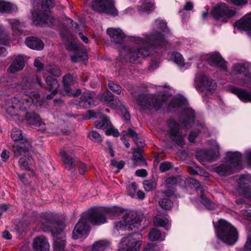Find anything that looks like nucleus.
<instances>
[{
	"mask_svg": "<svg viewBox=\"0 0 251 251\" xmlns=\"http://www.w3.org/2000/svg\"><path fill=\"white\" fill-rule=\"evenodd\" d=\"M122 215V220L115 224L117 230H132L140 224V220L137 214L133 211H124L121 207L112 206L98 209L93 208L84 212L73 230L72 236L75 239L85 238L89 232L88 223L99 225L106 222V218L114 219Z\"/></svg>",
	"mask_w": 251,
	"mask_h": 251,
	"instance_id": "f257e3e1",
	"label": "nucleus"
},
{
	"mask_svg": "<svg viewBox=\"0 0 251 251\" xmlns=\"http://www.w3.org/2000/svg\"><path fill=\"white\" fill-rule=\"evenodd\" d=\"M36 85L42 86L40 80L37 77L32 80L23 82L22 87L24 92L6 102V111L11 116H17L19 115L22 117L24 116V120H26L28 124L34 126L39 130L43 131L47 130L48 132L54 134V132L50 131L47 129L45 125L41 121L38 114L27 111L28 109L34 106V105L42 104V98L38 93L32 91V89L35 87ZM21 120H24V119L22 118Z\"/></svg>",
	"mask_w": 251,
	"mask_h": 251,
	"instance_id": "f03ea898",
	"label": "nucleus"
},
{
	"mask_svg": "<svg viewBox=\"0 0 251 251\" xmlns=\"http://www.w3.org/2000/svg\"><path fill=\"white\" fill-rule=\"evenodd\" d=\"M167 110L169 112H182L179 118V123L173 118H170L167 121L166 132L174 144L183 147L185 144L186 133L183 131L181 126L189 129L195 125V111L188 105L186 98L179 95L172 98L168 105Z\"/></svg>",
	"mask_w": 251,
	"mask_h": 251,
	"instance_id": "7ed1b4c3",
	"label": "nucleus"
},
{
	"mask_svg": "<svg viewBox=\"0 0 251 251\" xmlns=\"http://www.w3.org/2000/svg\"><path fill=\"white\" fill-rule=\"evenodd\" d=\"M131 41L138 45H143V47L134 49L127 47L124 49L125 51L127 52V57L130 62L149 56L155 48L161 47L166 43L164 35L156 32L151 35H144L143 38L133 36L131 38Z\"/></svg>",
	"mask_w": 251,
	"mask_h": 251,
	"instance_id": "20e7f679",
	"label": "nucleus"
},
{
	"mask_svg": "<svg viewBox=\"0 0 251 251\" xmlns=\"http://www.w3.org/2000/svg\"><path fill=\"white\" fill-rule=\"evenodd\" d=\"M157 90L155 94H140L136 98V103L140 110L156 111L163 105L167 98L172 94L173 89L167 84L152 85Z\"/></svg>",
	"mask_w": 251,
	"mask_h": 251,
	"instance_id": "39448f33",
	"label": "nucleus"
},
{
	"mask_svg": "<svg viewBox=\"0 0 251 251\" xmlns=\"http://www.w3.org/2000/svg\"><path fill=\"white\" fill-rule=\"evenodd\" d=\"M242 155L238 151H227L226 153L224 163L212 167V171L221 176L231 175L235 169H240Z\"/></svg>",
	"mask_w": 251,
	"mask_h": 251,
	"instance_id": "423d86ee",
	"label": "nucleus"
},
{
	"mask_svg": "<svg viewBox=\"0 0 251 251\" xmlns=\"http://www.w3.org/2000/svg\"><path fill=\"white\" fill-rule=\"evenodd\" d=\"M217 237L223 243L232 245L238 239V232L236 228L229 223L220 219L217 225L214 223Z\"/></svg>",
	"mask_w": 251,
	"mask_h": 251,
	"instance_id": "0eeeda50",
	"label": "nucleus"
},
{
	"mask_svg": "<svg viewBox=\"0 0 251 251\" xmlns=\"http://www.w3.org/2000/svg\"><path fill=\"white\" fill-rule=\"evenodd\" d=\"M184 180L180 176H174L168 178L165 180L166 190L163 192V196L166 197L162 199L159 202V205L163 209H170L173 206V202L169 198L175 194V187L177 185L181 186Z\"/></svg>",
	"mask_w": 251,
	"mask_h": 251,
	"instance_id": "6e6552de",
	"label": "nucleus"
},
{
	"mask_svg": "<svg viewBox=\"0 0 251 251\" xmlns=\"http://www.w3.org/2000/svg\"><path fill=\"white\" fill-rule=\"evenodd\" d=\"M197 68L198 72L195 78L196 87L201 91L213 92L217 87L216 83L211 78L201 73L205 72V64H198Z\"/></svg>",
	"mask_w": 251,
	"mask_h": 251,
	"instance_id": "1a4fd4ad",
	"label": "nucleus"
},
{
	"mask_svg": "<svg viewBox=\"0 0 251 251\" xmlns=\"http://www.w3.org/2000/svg\"><path fill=\"white\" fill-rule=\"evenodd\" d=\"M142 243V234L135 233L122 239L118 251H139Z\"/></svg>",
	"mask_w": 251,
	"mask_h": 251,
	"instance_id": "9d476101",
	"label": "nucleus"
},
{
	"mask_svg": "<svg viewBox=\"0 0 251 251\" xmlns=\"http://www.w3.org/2000/svg\"><path fill=\"white\" fill-rule=\"evenodd\" d=\"M11 138L14 141H22L21 145H16L14 147V154L16 156L24 155L27 159L29 160V149L30 147L29 143L23 138L22 131L16 127L12 129L11 133Z\"/></svg>",
	"mask_w": 251,
	"mask_h": 251,
	"instance_id": "9b49d317",
	"label": "nucleus"
},
{
	"mask_svg": "<svg viewBox=\"0 0 251 251\" xmlns=\"http://www.w3.org/2000/svg\"><path fill=\"white\" fill-rule=\"evenodd\" d=\"M211 146L210 150L200 151L196 154L197 159L201 164H203L204 161L212 162L217 160L220 156V145L215 140L209 141Z\"/></svg>",
	"mask_w": 251,
	"mask_h": 251,
	"instance_id": "f8f14e48",
	"label": "nucleus"
},
{
	"mask_svg": "<svg viewBox=\"0 0 251 251\" xmlns=\"http://www.w3.org/2000/svg\"><path fill=\"white\" fill-rule=\"evenodd\" d=\"M93 9L97 11L115 16L117 10L114 6L113 0H94L92 3Z\"/></svg>",
	"mask_w": 251,
	"mask_h": 251,
	"instance_id": "ddd939ff",
	"label": "nucleus"
},
{
	"mask_svg": "<svg viewBox=\"0 0 251 251\" xmlns=\"http://www.w3.org/2000/svg\"><path fill=\"white\" fill-rule=\"evenodd\" d=\"M237 182V191L245 198L251 200V175L249 174L241 175Z\"/></svg>",
	"mask_w": 251,
	"mask_h": 251,
	"instance_id": "4468645a",
	"label": "nucleus"
},
{
	"mask_svg": "<svg viewBox=\"0 0 251 251\" xmlns=\"http://www.w3.org/2000/svg\"><path fill=\"white\" fill-rule=\"evenodd\" d=\"M211 13L215 19H218L222 17L230 18L235 12L233 8L229 7L224 2H220L213 8Z\"/></svg>",
	"mask_w": 251,
	"mask_h": 251,
	"instance_id": "2eb2a0df",
	"label": "nucleus"
},
{
	"mask_svg": "<svg viewBox=\"0 0 251 251\" xmlns=\"http://www.w3.org/2000/svg\"><path fill=\"white\" fill-rule=\"evenodd\" d=\"M188 182L191 183L192 186L198 191L201 192V202L208 209L212 210L215 208L216 204L211 202L204 195V193L207 190L206 186L201 187L200 183L195 179L190 178L187 179Z\"/></svg>",
	"mask_w": 251,
	"mask_h": 251,
	"instance_id": "dca6fc26",
	"label": "nucleus"
},
{
	"mask_svg": "<svg viewBox=\"0 0 251 251\" xmlns=\"http://www.w3.org/2000/svg\"><path fill=\"white\" fill-rule=\"evenodd\" d=\"M95 126L98 129H106L105 134L107 135H112L114 137H118L120 135L118 129L112 126L107 116L104 117L101 121H96Z\"/></svg>",
	"mask_w": 251,
	"mask_h": 251,
	"instance_id": "f3484780",
	"label": "nucleus"
},
{
	"mask_svg": "<svg viewBox=\"0 0 251 251\" xmlns=\"http://www.w3.org/2000/svg\"><path fill=\"white\" fill-rule=\"evenodd\" d=\"M51 233L53 236L54 251H65L66 236L62 230H55L52 229Z\"/></svg>",
	"mask_w": 251,
	"mask_h": 251,
	"instance_id": "a211bd4d",
	"label": "nucleus"
},
{
	"mask_svg": "<svg viewBox=\"0 0 251 251\" xmlns=\"http://www.w3.org/2000/svg\"><path fill=\"white\" fill-rule=\"evenodd\" d=\"M32 19L33 22L36 25L47 24L51 25L53 24L54 21L52 16L48 14V12L39 13L38 12H33L32 13Z\"/></svg>",
	"mask_w": 251,
	"mask_h": 251,
	"instance_id": "6ab92c4d",
	"label": "nucleus"
},
{
	"mask_svg": "<svg viewBox=\"0 0 251 251\" xmlns=\"http://www.w3.org/2000/svg\"><path fill=\"white\" fill-rule=\"evenodd\" d=\"M100 100L112 108H116L120 101L118 98L107 91L99 96Z\"/></svg>",
	"mask_w": 251,
	"mask_h": 251,
	"instance_id": "aec40b11",
	"label": "nucleus"
},
{
	"mask_svg": "<svg viewBox=\"0 0 251 251\" xmlns=\"http://www.w3.org/2000/svg\"><path fill=\"white\" fill-rule=\"evenodd\" d=\"M236 25L238 29L245 31L251 38V12L247 14L240 19L236 23Z\"/></svg>",
	"mask_w": 251,
	"mask_h": 251,
	"instance_id": "412c9836",
	"label": "nucleus"
},
{
	"mask_svg": "<svg viewBox=\"0 0 251 251\" xmlns=\"http://www.w3.org/2000/svg\"><path fill=\"white\" fill-rule=\"evenodd\" d=\"M94 97V92L85 91L81 96V100L76 104L85 108L95 105Z\"/></svg>",
	"mask_w": 251,
	"mask_h": 251,
	"instance_id": "4be33fe9",
	"label": "nucleus"
},
{
	"mask_svg": "<svg viewBox=\"0 0 251 251\" xmlns=\"http://www.w3.org/2000/svg\"><path fill=\"white\" fill-rule=\"evenodd\" d=\"M33 248L34 251H49L50 244L44 236H38L33 240Z\"/></svg>",
	"mask_w": 251,
	"mask_h": 251,
	"instance_id": "5701e85b",
	"label": "nucleus"
},
{
	"mask_svg": "<svg viewBox=\"0 0 251 251\" xmlns=\"http://www.w3.org/2000/svg\"><path fill=\"white\" fill-rule=\"evenodd\" d=\"M107 33L110 37L111 42L121 44L125 37V33L120 28H108Z\"/></svg>",
	"mask_w": 251,
	"mask_h": 251,
	"instance_id": "b1692460",
	"label": "nucleus"
},
{
	"mask_svg": "<svg viewBox=\"0 0 251 251\" xmlns=\"http://www.w3.org/2000/svg\"><path fill=\"white\" fill-rule=\"evenodd\" d=\"M63 82L66 93L67 95L76 97L81 93V90L79 89L76 90L75 92H72V90L70 89L69 86L73 83V77L70 75H66L63 77Z\"/></svg>",
	"mask_w": 251,
	"mask_h": 251,
	"instance_id": "393cba45",
	"label": "nucleus"
},
{
	"mask_svg": "<svg viewBox=\"0 0 251 251\" xmlns=\"http://www.w3.org/2000/svg\"><path fill=\"white\" fill-rule=\"evenodd\" d=\"M46 81L48 85L47 89L52 91L50 94L46 96V98L47 99H51L57 92L59 83L57 80L52 76L47 77Z\"/></svg>",
	"mask_w": 251,
	"mask_h": 251,
	"instance_id": "a878e982",
	"label": "nucleus"
},
{
	"mask_svg": "<svg viewBox=\"0 0 251 251\" xmlns=\"http://www.w3.org/2000/svg\"><path fill=\"white\" fill-rule=\"evenodd\" d=\"M25 43L28 48L36 50H41L44 46L43 42L41 40L33 37L26 38Z\"/></svg>",
	"mask_w": 251,
	"mask_h": 251,
	"instance_id": "bb28decb",
	"label": "nucleus"
},
{
	"mask_svg": "<svg viewBox=\"0 0 251 251\" xmlns=\"http://www.w3.org/2000/svg\"><path fill=\"white\" fill-rule=\"evenodd\" d=\"M201 61H211L212 63L225 62L221 54L217 52L204 54L201 56Z\"/></svg>",
	"mask_w": 251,
	"mask_h": 251,
	"instance_id": "cd10ccee",
	"label": "nucleus"
},
{
	"mask_svg": "<svg viewBox=\"0 0 251 251\" xmlns=\"http://www.w3.org/2000/svg\"><path fill=\"white\" fill-rule=\"evenodd\" d=\"M232 93L235 94L238 98L244 102H251V93L245 90L234 88L231 90Z\"/></svg>",
	"mask_w": 251,
	"mask_h": 251,
	"instance_id": "c85d7f7f",
	"label": "nucleus"
},
{
	"mask_svg": "<svg viewBox=\"0 0 251 251\" xmlns=\"http://www.w3.org/2000/svg\"><path fill=\"white\" fill-rule=\"evenodd\" d=\"M60 154L62 157L63 162L66 165V167L69 170H71L77 163L75 158L68 155L67 153L65 151H61Z\"/></svg>",
	"mask_w": 251,
	"mask_h": 251,
	"instance_id": "c756f323",
	"label": "nucleus"
},
{
	"mask_svg": "<svg viewBox=\"0 0 251 251\" xmlns=\"http://www.w3.org/2000/svg\"><path fill=\"white\" fill-rule=\"evenodd\" d=\"M138 10L140 14H148L154 10L153 4L150 0L141 1L138 5Z\"/></svg>",
	"mask_w": 251,
	"mask_h": 251,
	"instance_id": "7c9ffc66",
	"label": "nucleus"
},
{
	"mask_svg": "<svg viewBox=\"0 0 251 251\" xmlns=\"http://www.w3.org/2000/svg\"><path fill=\"white\" fill-rule=\"evenodd\" d=\"M153 223L155 226L163 227L166 230H168L171 227L169 220L165 217L161 215L156 216L154 218Z\"/></svg>",
	"mask_w": 251,
	"mask_h": 251,
	"instance_id": "2f4dec72",
	"label": "nucleus"
},
{
	"mask_svg": "<svg viewBox=\"0 0 251 251\" xmlns=\"http://www.w3.org/2000/svg\"><path fill=\"white\" fill-rule=\"evenodd\" d=\"M54 6V3L52 0H43L41 3H38L37 8L34 12L39 13L48 12L47 9L52 8Z\"/></svg>",
	"mask_w": 251,
	"mask_h": 251,
	"instance_id": "473e14b6",
	"label": "nucleus"
},
{
	"mask_svg": "<svg viewBox=\"0 0 251 251\" xmlns=\"http://www.w3.org/2000/svg\"><path fill=\"white\" fill-rule=\"evenodd\" d=\"M16 6L10 2L0 1V12L1 13H12L17 10Z\"/></svg>",
	"mask_w": 251,
	"mask_h": 251,
	"instance_id": "72a5a7b5",
	"label": "nucleus"
},
{
	"mask_svg": "<svg viewBox=\"0 0 251 251\" xmlns=\"http://www.w3.org/2000/svg\"><path fill=\"white\" fill-rule=\"evenodd\" d=\"M197 130H199L198 132L191 131L189 135L188 140L190 142H193L196 136L198 135L199 132L202 133L205 135L207 131V128L203 124H198L197 126Z\"/></svg>",
	"mask_w": 251,
	"mask_h": 251,
	"instance_id": "f704fd0d",
	"label": "nucleus"
},
{
	"mask_svg": "<svg viewBox=\"0 0 251 251\" xmlns=\"http://www.w3.org/2000/svg\"><path fill=\"white\" fill-rule=\"evenodd\" d=\"M148 237L149 239L152 241H162L164 240L165 237L164 235L161 234L160 231L154 228L151 230Z\"/></svg>",
	"mask_w": 251,
	"mask_h": 251,
	"instance_id": "c9c22d12",
	"label": "nucleus"
},
{
	"mask_svg": "<svg viewBox=\"0 0 251 251\" xmlns=\"http://www.w3.org/2000/svg\"><path fill=\"white\" fill-rule=\"evenodd\" d=\"M127 134L128 136L133 139V141L139 148H142L144 146V140L142 138L138 137L137 134L135 131L129 128L127 130Z\"/></svg>",
	"mask_w": 251,
	"mask_h": 251,
	"instance_id": "e433bc0d",
	"label": "nucleus"
},
{
	"mask_svg": "<svg viewBox=\"0 0 251 251\" xmlns=\"http://www.w3.org/2000/svg\"><path fill=\"white\" fill-rule=\"evenodd\" d=\"M108 245V242L105 240H99L93 244L92 250L93 251H103Z\"/></svg>",
	"mask_w": 251,
	"mask_h": 251,
	"instance_id": "4c0bfd02",
	"label": "nucleus"
},
{
	"mask_svg": "<svg viewBox=\"0 0 251 251\" xmlns=\"http://www.w3.org/2000/svg\"><path fill=\"white\" fill-rule=\"evenodd\" d=\"M245 64H236L234 67L235 70L237 74H243L245 76L251 78L249 70L246 68Z\"/></svg>",
	"mask_w": 251,
	"mask_h": 251,
	"instance_id": "58836bf2",
	"label": "nucleus"
},
{
	"mask_svg": "<svg viewBox=\"0 0 251 251\" xmlns=\"http://www.w3.org/2000/svg\"><path fill=\"white\" fill-rule=\"evenodd\" d=\"M169 61L174 63H182L184 61V59L179 52H173L169 54Z\"/></svg>",
	"mask_w": 251,
	"mask_h": 251,
	"instance_id": "ea45409f",
	"label": "nucleus"
},
{
	"mask_svg": "<svg viewBox=\"0 0 251 251\" xmlns=\"http://www.w3.org/2000/svg\"><path fill=\"white\" fill-rule=\"evenodd\" d=\"M144 188L146 191H151L156 188V183L154 180H146L143 182Z\"/></svg>",
	"mask_w": 251,
	"mask_h": 251,
	"instance_id": "a19ab883",
	"label": "nucleus"
},
{
	"mask_svg": "<svg viewBox=\"0 0 251 251\" xmlns=\"http://www.w3.org/2000/svg\"><path fill=\"white\" fill-rule=\"evenodd\" d=\"M7 21L11 25L14 32L17 33L21 31L22 25L18 21L14 19H8Z\"/></svg>",
	"mask_w": 251,
	"mask_h": 251,
	"instance_id": "79ce46f5",
	"label": "nucleus"
},
{
	"mask_svg": "<svg viewBox=\"0 0 251 251\" xmlns=\"http://www.w3.org/2000/svg\"><path fill=\"white\" fill-rule=\"evenodd\" d=\"M8 40V37L7 33L5 28L2 26H0V43L2 44H6Z\"/></svg>",
	"mask_w": 251,
	"mask_h": 251,
	"instance_id": "37998d69",
	"label": "nucleus"
},
{
	"mask_svg": "<svg viewBox=\"0 0 251 251\" xmlns=\"http://www.w3.org/2000/svg\"><path fill=\"white\" fill-rule=\"evenodd\" d=\"M132 159L135 162H141L143 165H146L147 162L143 158L142 154L138 151H134L133 152Z\"/></svg>",
	"mask_w": 251,
	"mask_h": 251,
	"instance_id": "c03bdc74",
	"label": "nucleus"
},
{
	"mask_svg": "<svg viewBox=\"0 0 251 251\" xmlns=\"http://www.w3.org/2000/svg\"><path fill=\"white\" fill-rule=\"evenodd\" d=\"M25 66V64H11L8 68V71L14 73L22 70Z\"/></svg>",
	"mask_w": 251,
	"mask_h": 251,
	"instance_id": "a18cd8bd",
	"label": "nucleus"
},
{
	"mask_svg": "<svg viewBox=\"0 0 251 251\" xmlns=\"http://www.w3.org/2000/svg\"><path fill=\"white\" fill-rule=\"evenodd\" d=\"M90 139L95 142H100L102 139L100 134L95 131H92L89 133Z\"/></svg>",
	"mask_w": 251,
	"mask_h": 251,
	"instance_id": "49530a36",
	"label": "nucleus"
},
{
	"mask_svg": "<svg viewBox=\"0 0 251 251\" xmlns=\"http://www.w3.org/2000/svg\"><path fill=\"white\" fill-rule=\"evenodd\" d=\"M188 171L189 173L191 175H200L201 176H204L205 177H208L209 176V174L206 172L205 171L203 170H196L195 169L192 168V167H189Z\"/></svg>",
	"mask_w": 251,
	"mask_h": 251,
	"instance_id": "de8ad7c7",
	"label": "nucleus"
},
{
	"mask_svg": "<svg viewBox=\"0 0 251 251\" xmlns=\"http://www.w3.org/2000/svg\"><path fill=\"white\" fill-rule=\"evenodd\" d=\"M48 71L54 76H59L61 75L60 70L55 65H49Z\"/></svg>",
	"mask_w": 251,
	"mask_h": 251,
	"instance_id": "09e8293b",
	"label": "nucleus"
},
{
	"mask_svg": "<svg viewBox=\"0 0 251 251\" xmlns=\"http://www.w3.org/2000/svg\"><path fill=\"white\" fill-rule=\"evenodd\" d=\"M48 71L54 76H59L61 75L60 70L55 65H49Z\"/></svg>",
	"mask_w": 251,
	"mask_h": 251,
	"instance_id": "8fccbe9b",
	"label": "nucleus"
},
{
	"mask_svg": "<svg viewBox=\"0 0 251 251\" xmlns=\"http://www.w3.org/2000/svg\"><path fill=\"white\" fill-rule=\"evenodd\" d=\"M155 25L158 29L161 30L162 32H167L168 30L166 23L161 20H156Z\"/></svg>",
	"mask_w": 251,
	"mask_h": 251,
	"instance_id": "3c124183",
	"label": "nucleus"
},
{
	"mask_svg": "<svg viewBox=\"0 0 251 251\" xmlns=\"http://www.w3.org/2000/svg\"><path fill=\"white\" fill-rule=\"evenodd\" d=\"M237 251H251V234L248 236L244 247L238 249Z\"/></svg>",
	"mask_w": 251,
	"mask_h": 251,
	"instance_id": "603ef678",
	"label": "nucleus"
},
{
	"mask_svg": "<svg viewBox=\"0 0 251 251\" xmlns=\"http://www.w3.org/2000/svg\"><path fill=\"white\" fill-rule=\"evenodd\" d=\"M108 85L109 88L110 89V90L111 91H113L114 92H115V93H116L117 94H118V95L121 94V87L119 85H118L116 83H114V82H113L112 81H109Z\"/></svg>",
	"mask_w": 251,
	"mask_h": 251,
	"instance_id": "864d4df0",
	"label": "nucleus"
},
{
	"mask_svg": "<svg viewBox=\"0 0 251 251\" xmlns=\"http://www.w3.org/2000/svg\"><path fill=\"white\" fill-rule=\"evenodd\" d=\"M29 57L27 56L18 54L15 56L13 63H25L28 61Z\"/></svg>",
	"mask_w": 251,
	"mask_h": 251,
	"instance_id": "5fc2aeb1",
	"label": "nucleus"
},
{
	"mask_svg": "<svg viewBox=\"0 0 251 251\" xmlns=\"http://www.w3.org/2000/svg\"><path fill=\"white\" fill-rule=\"evenodd\" d=\"M137 186L135 183H132L128 186L127 191L128 195L133 197L135 195Z\"/></svg>",
	"mask_w": 251,
	"mask_h": 251,
	"instance_id": "6e6d98bb",
	"label": "nucleus"
},
{
	"mask_svg": "<svg viewBox=\"0 0 251 251\" xmlns=\"http://www.w3.org/2000/svg\"><path fill=\"white\" fill-rule=\"evenodd\" d=\"M171 167V163L169 162H165L160 164L159 166L160 171L161 172L167 171Z\"/></svg>",
	"mask_w": 251,
	"mask_h": 251,
	"instance_id": "4d7b16f0",
	"label": "nucleus"
},
{
	"mask_svg": "<svg viewBox=\"0 0 251 251\" xmlns=\"http://www.w3.org/2000/svg\"><path fill=\"white\" fill-rule=\"evenodd\" d=\"M65 44L66 47L69 50H75L78 48L77 45L76 44L72 42H69V41H67V42H65Z\"/></svg>",
	"mask_w": 251,
	"mask_h": 251,
	"instance_id": "13d9d810",
	"label": "nucleus"
},
{
	"mask_svg": "<svg viewBox=\"0 0 251 251\" xmlns=\"http://www.w3.org/2000/svg\"><path fill=\"white\" fill-rule=\"evenodd\" d=\"M241 214L245 217L244 220L251 221V210H243L241 211Z\"/></svg>",
	"mask_w": 251,
	"mask_h": 251,
	"instance_id": "bf43d9fd",
	"label": "nucleus"
},
{
	"mask_svg": "<svg viewBox=\"0 0 251 251\" xmlns=\"http://www.w3.org/2000/svg\"><path fill=\"white\" fill-rule=\"evenodd\" d=\"M245 158L247 160V164L251 168V149H248L245 151Z\"/></svg>",
	"mask_w": 251,
	"mask_h": 251,
	"instance_id": "052dcab7",
	"label": "nucleus"
},
{
	"mask_svg": "<svg viewBox=\"0 0 251 251\" xmlns=\"http://www.w3.org/2000/svg\"><path fill=\"white\" fill-rule=\"evenodd\" d=\"M177 69L183 72L190 67V64H176Z\"/></svg>",
	"mask_w": 251,
	"mask_h": 251,
	"instance_id": "680f3d73",
	"label": "nucleus"
},
{
	"mask_svg": "<svg viewBox=\"0 0 251 251\" xmlns=\"http://www.w3.org/2000/svg\"><path fill=\"white\" fill-rule=\"evenodd\" d=\"M0 157L3 162H6L9 157V152L5 149H3L0 154Z\"/></svg>",
	"mask_w": 251,
	"mask_h": 251,
	"instance_id": "e2e57ef3",
	"label": "nucleus"
},
{
	"mask_svg": "<svg viewBox=\"0 0 251 251\" xmlns=\"http://www.w3.org/2000/svg\"><path fill=\"white\" fill-rule=\"evenodd\" d=\"M231 3L235 5L242 6L246 5L247 2V0H230Z\"/></svg>",
	"mask_w": 251,
	"mask_h": 251,
	"instance_id": "0e129e2a",
	"label": "nucleus"
},
{
	"mask_svg": "<svg viewBox=\"0 0 251 251\" xmlns=\"http://www.w3.org/2000/svg\"><path fill=\"white\" fill-rule=\"evenodd\" d=\"M19 165L21 168L23 169L29 170V168L28 166V163L26 160L25 159L21 158L19 160Z\"/></svg>",
	"mask_w": 251,
	"mask_h": 251,
	"instance_id": "69168bd1",
	"label": "nucleus"
},
{
	"mask_svg": "<svg viewBox=\"0 0 251 251\" xmlns=\"http://www.w3.org/2000/svg\"><path fill=\"white\" fill-rule=\"evenodd\" d=\"M135 174L139 177H145L148 175V173L145 169H142L136 170Z\"/></svg>",
	"mask_w": 251,
	"mask_h": 251,
	"instance_id": "338daca9",
	"label": "nucleus"
},
{
	"mask_svg": "<svg viewBox=\"0 0 251 251\" xmlns=\"http://www.w3.org/2000/svg\"><path fill=\"white\" fill-rule=\"evenodd\" d=\"M79 172L80 174H83L88 170L86 164L83 163H79L78 165Z\"/></svg>",
	"mask_w": 251,
	"mask_h": 251,
	"instance_id": "774afa93",
	"label": "nucleus"
}]
</instances>
